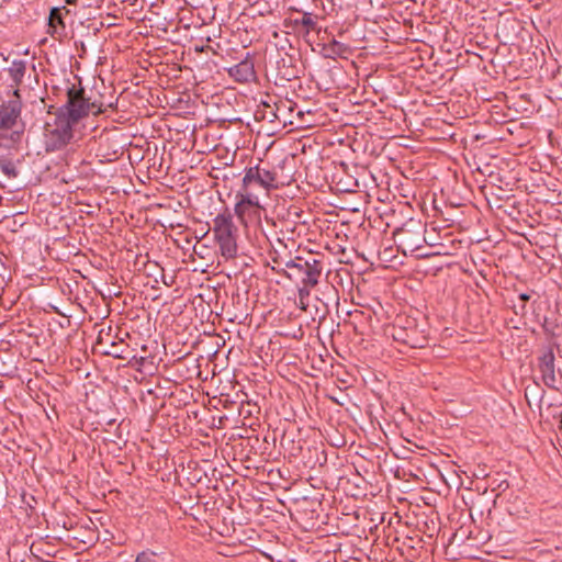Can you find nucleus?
Segmentation results:
<instances>
[{"instance_id": "nucleus-1", "label": "nucleus", "mask_w": 562, "mask_h": 562, "mask_svg": "<svg viewBox=\"0 0 562 562\" xmlns=\"http://www.w3.org/2000/svg\"><path fill=\"white\" fill-rule=\"evenodd\" d=\"M102 112L101 104L89 102L83 97V90L75 88L68 90L67 103L60 108L58 114L69 119V122L76 125L83 116L89 113L98 114Z\"/></svg>"}, {"instance_id": "nucleus-2", "label": "nucleus", "mask_w": 562, "mask_h": 562, "mask_svg": "<svg viewBox=\"0 0 562 562\" xmlns=\"http://www.w3.org/2000/svg\"><path fill=\"white\" fill-rule=\"evenodd\" d=\"M74 124L64 115L57 114L53 124H48L45 133L47 151L64 148L72 138Z\"/></svg>"}, {"instance_id": "nucleus-3", "label": "nucleus", "mask_w": 562, "mask_h": 562, "mask_svg": "<svg viewBox=\"0 0 562 562\" xmlns=\"http://www.w3.org/2000/svg\"><path fill=\"white\" fill-rule=\"evenodd\" d=\"M234 224L229 216L217 215L214 220V234L218 243L222 256L226 259L234 258L237 254V245L233 237Z\"/></svg>"}, {"instance_id": "nucleus-4", "label": "nucleus", "mask_w": 562, "mask_h": 562, "mask_svg": "<svg viewBox=\"0 0 562 562\" xmlns=\"http://www.w3.org/2000/svg\"><path fill=\"white\" fill-rule=\"evenodd\" d=\"M236 200L235 214L241 222L246 217L258 216V211L262 209L258 194L246 187L241 186L236 193Z\"/></svg>"}, {"instance_id": "nucleus-5", "label": "nucleus", "mask_w": 562, "mask_h": 562, "mask_svg": "<svg viewBox=\"0 0 562 562\" xmlns=\"http://www.w3.org/2000/svg\"><path fill=\"white\" fill-rule=\"evenodd\" d=\"M274 181L276 177L273 172L255 166L245 170L241 186L257 193L258 190L268 191L273 188Z\"/></svg>"}, {"instance_id": "nucleus-6", "label": "nucleus", "mask_w": 562, "mask_h": 562, "mask_svg": "<svg viewBox=\"0 0 562 562\" xmlns=\"http://www.w3.org/2000/svg\"><path fill=\"white\" fill-rule=\"evenodd\" d=\"M22 103L19 90L13 91V98L5 104L0 105V130H10L15 124L21 114Z\"/></svg>"}, {"instance_id": "nucleus-7", "label": "nucleus", "mask_w": 562, "mask_h": 562, "mask_svg": "<svg viewBox=\"0 0 562 562\" xmlns=\"http://www.w3.org/2000/svg\"><path fill=\"white\" fill-rule=\"evenodd\" d=\"M543 383L551 389H557V375L554 370V355L551 351L546 352L539 362Z\"/></svg>"}, {"instance_id": "nucleus-8", "label": "nucleus", "mask_w": 562, "mask_h": 562, "mask_svg": "<svg viewBox=\"0 0 562 562\" xmlns=\"http://www.w3.org/2000/svg\"><path fill=\"white\" fill-rule=\"evenodd\" d=\"M228 74L239 82H248L254 80L256 77L254 63L248 58H245L237 65L231 67L228 69Z\"/></svg>"}, {"instance_id": "nucleus-9", "label": "nucleus", "mask_w": 562, "mask_h": 562, "mask_svg": "<svg viewBox=\"0 0 562 562\" xmlns=\"http://www.w3.org/2000/svg\"><path fill=\"white\" fill-rule=\"evenodd\" d=\"M304 274L303 283L305 286L314 288L318 283V278L321 274V269L318 267V262L314 260L313 263L305 262L304 265L296 266Z\"/></svg>"}, {"instance_id": "nucleus-10", "label": "nucleus", "mask_w": 562, "mask_h": 562, "mask_svg": "<svg viewBox=\"0 0 562 562\" xmlns=\"http://www.w3.org/2000/svg\"><path fill=\"white\" fill-rule=\"evenodd\" d=\"M324 56L327 58L346 57L349 53V47L336 40H331L323 47Z\"/></svg>"}, {"instance_id": "nucleus-11", "label": "nucleus", "mask_w": 562, "mask_h": 562, "mask_svg": "<svg viewBox=\"0 0 562 562\" xmlns=\"http://www.w3.org/2000/svg\"><path fill=\"white\" fill-rule=\"evenodd\" d=\"M26 70V63L23 60H13L8 69L12 82L18 86L22 82Z\"/></svg>"}, {"instance_id": "nucleus-12", "label": "nucleus", "mask_w": 562, "mask_h": 562, "mask_svg": "<svg viewBox=\"0 0 562 562\" xmlns=\"http://www.w3.org/2000/svg\"><path fill=\"white\" fill-rule=\"evenodd\" d=\"M134 562H166L164 553H158L153 550H144L139 552Z\"/></svg>"}, {"instance_id": "nucleus-13", "label": "nucleus", "mask_w": 562, "mask_h": 562, "mask_svg": "<svg viewBox=\"0 0 562 562\" xmlns=\"http://www.w3.org/2000/svg\"><path fill=\"white\" fill-rule=\"evenodd\" d=\"M297 23L302 24L306 27L307 32L315 30L316 27V21L313 18V15L308 12H305L300 21H296Z\"/></svg>"}, {"instance_id": "nucleus-14", "label": "nucleus", "mask_w": 562, "mask_h": 562, "mask_svg": "<svg viewBox=\"0 0 562 562\" xmlns=\"http://www.w3.org/2000/svg\"><path fill=\"white\" fill-rule=\"evenodd\" d=\"M310 291H311V288L305 286V285H304V288H301L299 290L300 302H303V301L307 300V297L310 296Z\"/></svg>"}, {"instance_id": "nucleus-15", "label": "nucleus", "mask_w": 562, "mask_h": 562, "mask_svg": "<svg viewBox=\"0 0 562 562\" xmlns=\"http://www.w3.org/2000/svg\"><path fill=\"white\" fill-rule=\"evenodd\" d=\"M3 171L9 176H15L13 167L5 165L2 167Z\"/></svg>"}, {"instance_id": "nucleus-16", "label": "nucleus", "mask_w": 562, "mask_h": 562, "mask_svg": "<svg viewBox=\"0 0 562 562\" xmlns=\"http://www.w3.org/2000/svg\"><path fill=\"white\" fill-rule=\"evenodd\" d=\"M530 297H531V296H530V294H528V293H521V294H519V299H520L521 301H524V302H526V301L530 300Z\"/></svg>"}, {"instance_id": "nucleus-17", "label": "nucleus", "mask_w": 562, "mask_h": 562, "mask_svg": "<svg viewBox=\"0 0 562 562\" xmlns=\"http://www.w3.org/2000/svg\"><path fill=\"white\" fill-rule=\"evenodd\" d=\"M300 305H301L302 310H304V311L306 310V303H305V301L300 302Z\"/></svg>"}, {"instance_id": "nucleus-18", "label": "nucleus", "mask_w": 562, "mask_h": 562, "mask_svg": "<svg viewBox=\"0 0 562 562\" xmlns=\"http://www.w3.org/2000/svg\"><path fill=\"white\" fill-rule=\"evenodd\" d=\"M67 3L71 4V3H75L76 0H66Z\"/></svg>"}]
</instances>
